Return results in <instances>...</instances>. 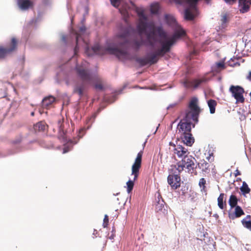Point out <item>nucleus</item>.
Segmentation results:
<instances>
[{"instance_id": "obj_1", "label": "nucleus", "mask_w": 251, "mask_h": 251, "mask_svg": "<svg viewBox=\"0 0 251 251\" xmlns=\"http://www.w3.org/2000/svg\"><path fill=\"white\" fill-rule=\"evenodd\" d=\"M133 31V29L130 26L122 28L116 36L115 43L117 47L104 48L99 44H96L92 48L94 53L102 55L108 52L116 55L120 60H129L130 58L128 49L130 45L138 50L144 45L153 47L158 42L157 36L163 39L167 38V34L161 25H153L150 31L146 32V41L142 38L139 40L133 39L131 41V35Z\"/></svg>"}, {"instance_id": "obj_2", "label": "nucleus", "mask_w": 251, "mask_h": 251, "mask_svg": "<svg viewBox=\"0 0 251 251\" xmlns=\"http://www.w3.org/2000/svg\"><path fill=\"white\" fill-rule=\"evenodd\" d=\"M184 34L182 30L176 32L175 34L165 41H159L161 48L155 52L148 55L147 58H138L136 61L141 66H145L148 64H154L156 63L159 57H163L166 53L169 52L172 46L176 43V39Z\"/></svg>"}, {"instance_id": "obj_3", "label": "nucleus", "mask_w": 251, "mask_h": 251, "mask_svg": "<svg viewBox=\"0 0 251 251\" xmlns=\"http://www.w3.org/2000/svg\"><path fill=\"white\" fill-rule=\"evenodd\" d=\"M192 118L186 116L181 119L177 126V134L183 142L187 146H191L194 142V139L191 134Z\"/></svg>"}, {"instance_id": "obj_4", "label": "nucleus", "mask_w": 251, "mask_h": 251, "mask_svg": "<svg viewBox=\"0 0 251 251\" xmlns=\"http://www.w3.org/2000/svg\"><path fill=\"white\" fill-rule=\"evenodd\" d=\"M196 160L194 157L190 154L181 160L178 161L176 165H173L175 170H177L179 172H182L184 168H186L188 172L195 175L197 174L196 171L197 165Z\"/></svg>"}, {"instance_id": "obj_5", "label": "nucleus", "mask_w": 251, "mask_h": 251, "mask_svg": "<svg viewBox=\"0 0 251 251\" xmlns=\"http://www.w3.org/2000/svg\"><path fill=\"white\" fill-rule=\"evenodd\" d=\"M86 62L83 63L81 65H76L75 67V71L76 75L80 79L84 82L88 84H94L96 81L97 77L93 75L87 67L86 66Z\"/></svg>"}, {"instance_id": "obj_6", "label": "nucleus", "mask_w": 251, "mask_h": 251, "mask_svg": "<svg viewBox=\"0 0 251 251\" xmlns=\"http://www.w3.org/2000/svg\"><path fill=\"white\" fill-rule=\"evenodd\" d=\"M142 155L143 151H140L138 152L135 161L132 166L131 175L134 176V178L133 180H129L126 182L127 191L128 193H130L132 190L134 186V181L137 179L139 176V169L141 167Z\"/></svg>"}, {"instance_id": "obj_7", "label": "nucleus", "mask_w": 251, "mask_h": 251, "mask_svg": "<svg viewBox=\"0 0 251 251\" xmlns=\"http://www.w3.org/2000/svg\"><path fill=\"white\" fill-rule=\"evenodd\" d=\"M198 100L197 98H193L189 104V110L186 111L185 116L187 117L192 118L193 121L195 122H198V117L201 109L198 105Z\"/></svg>"}, {"instance_id": "obj_8", "label": "nucleus", "mask_w": 251, "mask_h": 251, "mask_svg": "<svg viewBox=\"0 0 251 251\" xmlns=\"http://www.w3.org/2000/svg\"><path fill=\"white\" fill-rule=\"evenodd\" d=\"M173 165L171 166L170 174L168 176V182L172 189L176 190L180 186V177L179 176L181 172L178 170H175Z\"/></svg>"}, {"instance_id": "obj_9", "label": "nucleus", "mask_w": 251, "mask_h": 251, "mask_svg": "<svg viewBox=\"0 0 251 251\" xmlns=\"http://www.w3.org/2000/svg\"><path fill=\"white\" fill-rule=\"evenodd\" d=\"M229 91L231 93L232 96L236 100V103L244 102L245 98L243 94L245 91L243 87L239 85H231Z\"/></svg>"}, {"instance_id": "obj_10", "label": "nucleus", "mask_w": 251, "mask_h": 251, "mask_svg": "<svg viewBox=\"0 0 251 251\" xmlns=\"http://www.w3.org/2000/svg\"><path fill=\"white\" fill-rule=\"evenodd\" d=\"M206 78L203 77L201 79H194L190 80L188 79H185L182 83L186 88H197L201 83L206 82Z\"/></svg>"}, {"instance_id": "obj_11", "label": "nucleus", "mask_w": 251, "mask_h": 251, "mask_svg": "<svg viewBox=\"0 0 251 251\" xmlns=\"http://www.w3.org/2000/svg\"><path fill=\"white\" fill-rule=\"evenodd\" d=\"M165 202L162 198L158 197V201L155 205V211L159 215L165 216L168 213L166 206L165 205Z\"/></svg>"}, {"instance_id": "obj_12", "label": "nucleus", "mask_w": 251, "mask_h": 251, "mask_svg": "<svg viewBox=\"0 0 251 251\" xmlns=\"http://www.w3.org/2000/svg\"><path fill=\"white\" fill-rule=\"evenodd\" d=\"M174 147V153L176 154L178 158H183L190 154L187 148L180 145L176 146L173 145Z\"/></svg>"}, {"instance_id": "obj_13", "label": "nucleus", "mask_w": 251, "mask_h": 251, "mask_svg": "<svg viewBox=\"0 0 251 251\" xmlns=\"http://www.w3.org/2000/svg\"><path fill=\"white\" fill-rule=\"evenodd\" d=\"M165 21L166 22V23L170 25H171V26H173V25H176V30H175V33H176V32L177 31H180V30H182L184 32V34H183V35H182L181 36H180L179 38H177L176 39V41L180 38V37H183L184 36H185V31L178 25H177L176 24V19H175V18L173 16H171L170 15H166L165 16ZM175 34H174L173 35V36Z\"/></svg>"}, {"instance_id": "obj_14", "label": "nucleus", "mask_w": 251, "mask_h": 251, "mask_svg": "<svg viewBox=\"0 0 251 251\" xmlns=\"http://www.w3.org/2000/svg\"><path fill=\"white\" fill-rule=\"evenodd\" d=\"M251 4V0H239V11L242 13L247 12Z\"/></svg>"}, {"instance_id": "obj_15", "label": "nucleus", "mask_w": 251, "mask_h": 251, "mask_svg": "<svg viewBox=\"0 0 251 251\" xmlns=\"http://www.w3.org/2000/svg\"><path fill=\"white\" fill-rule=\"evenodd\" d=\"M18 40L15 37H12L11 39V41L6 49L9 54H11L13 52L16 51L17 49Z\"/></svg>"}, {"instance_id": "obj_16", "label": "nucleus", "mask_w": 251, "mask_h": 251, "mask_svg": "<svg viewBox=\"0 0 251 251\" xmlns=\"http://www.w3.org/2000/svg\"><path fill=\"white\" fill-rule=\"evenodd\" d=\"M244 214V212L242 210L241 207L237 205L236 207H235V210L234 212H229L228 213V217L230 219L234 220L236 218L240 217L241 216Z\"/></svg>"}, {"instance_id": "obj_17", "label": "nucleus", "mask_w": 251, "mask_h": 251, "mask_svg": "<svg viewBox=\"0 0 251 251\" xmlns=\"http://www.w3.org/2000/svg\"><path fill=\"white\" fill-rule=\"evenodd\" d=\"M215 167L212 163H208L204 160H201L199 163V167L201 169L202 172L205 173H209L210 169H213Z\"/></svg>"}, {"instance_id": "obj_18", "label": "nucleus", "mask_w": 251, "mask_h": 251, "mask_svg": "<svg viewBox=\"0 0 251 251\" xmlns=\"http://www.w3.org/2000/svg\"><path fill=\"white\" fill-rule=\"evenodd\" d=\"M86 84H89L83 81L80 84H76L74 87V92L78 94L80 97L82 96Z\"/></svg>"}, {"instance_id": "obj_19", "label": "nucleus", "mask_w": 251, "mask_h": 251, "mask_svg": "<svg viewBox=\"0 0 251 251\" xmlns=\"http://www.w3.org/2000/svg\"><path fill=\"white\" fill-rule=\"evenodd\" d=\"M18 5L22 10H26L32 6L33 3L29 0H17Z\"/></svg>"}, {"instance_id": "obj_20", "label": "nucleus", "mask_w": 251, "mask_h": 251, "mask_svg": "<svg viewBox=\"0 0 251 251\" xmlns=\"http://www.w3.org/2000/svg\"><path fill=\"white\" fill-rule=\"evenodd\" d=\"M86 30V27L84 26H81L79 29V32H75V34L76 35V46L74 49L75 54V55L78 50V43L80 39H81V34L83 33Z\"/></svg>"}, {"instance_id": "obj_21", "label": "nucleus", "mask_w": 251, "mask_h": 251, "mask_svg": "<svg viewBox=\"0 0 251 251\" xmlns=\"http://www.w3.org/2000/svg\"><path fill=\"white\" fill-rule=\"evenodd\" d=\"M147 25L148 24L146 21L142 20H139L137 25V29L140 35L146 31L147 28Z\"/></svg>"}, {"instance_id": "obj_22", "label": "nucleus", "mask_w": 251, "mask_h": 251, "mask_svg": "<svg viewBox=\"0 0 251 251\" xmlns=\"http://www.w3.org/2000/svg\"><path fill=\"white\" fill-rule=\"evenodd\" d=\"M54 101L55 98L52 96L46 97L42 100V106L44 108H48Z\"/></svg>"}, {"instance_id": "obj_23", "label": "nucleus", "mask_w": 251, "mask_h": 251, "mask_svg": "<svg viewBox=\"0 0 251 251\" xmlns=\"http://www.w3.org/2000/svg\"><path fill=\"white\" fill-rule=\"evenodd\" d=\"M243 226L251 231V216L248 215L241 221Z\"/></svg>"}, {"instance_id": "obj_24", "label": "nucleus", "mask_w": 251, "mask_h": 251, "mask_svg": "<svg viewBox=\"0 0 251 251\" xmlns=\"http://www.w3.org/2000/svg\"><path fill=\"white\" fill-rule=\"evenodd\" d=\"M47 126L43 122H40L37 123L34 126V130L37 131H44L46 130Z\"/></svg>"}, {"instance_id": "obj_25", "label": "nucleus", "mask_w": 251, "mask_h": 251, "mask_svg": "<svg viewBox=\"0 0 251 251\" xmlns=\"http://www.w3.org/2000/svg\"><path fill=\"white\" fill-rule=\"evenodd\" d=\"M208 106L210 109L211 114H213L215 112V108L217 104V101L212 99H210L207 101Z\"/></svg>"}, {"instance_id": "obj_26", "label": "nucleus", "mask_w": 251, "mask_h": 251, "mask_svg": "<svg viewBox=\"0 0 251 251\" xmlns=\"http://www.w3.org/2000/svg\"><path fill=\"white\" fill-rule=\"evenodd\" d=\"M221 26L224 28L229 21V15L227 13H224L221 15Z\"/></svg>"}, {"instance_id": "obj_27", "label": "nucleus", "mask_w": 251, "mask_h": 251, "mask_svg": "<svg viewBox=\"0 0 251 251\" xmlns=\"http://www.w3.org/2000/svg\"><path fill=\"white\" fill-rule=\"evenodd\" d=\"M64 119L61 118L59 119L57 122L58 127L59 128V131L60 134V136H62V138H64V135L65 134V132L64 131V126H63Z\"/></svg>"}, {"instance_id": "obj_28", "label": "nucleus", "mask_w": 251, "mask_h": 251, "mask_svg": "<svg viewBox=\"0 0 251 251\" xmlns=\"http://www.w3.org/2000/svg\"><path fill=\"white\" fill-rule=\"evenodd\" d=\"M242 194L245 196L246 194H249L251 192V189L249 187L248 184L245 181H243L242 186L240 188Z\"/></svg>"}, {"instance_id": "obj_29", "label": "nucleus", "mask_w": 251, "mask_h": 251, "mask_svg": "<svg viewBox=\"0 0 251 251\" xmlns=\"http://www.w3.org/2000/svg\"><path fill=\"white\" fill-rule=\"evenodd\" d=\"M226 68L224 62H219L215 63V66L213 68V71L215 72H220L222 70Z\"/></svg>"}, {"instance_id": "obj_30", "label": "nucleus", "mask_w": 251, "mask_h": 251, "mask_svg": "<svg viewBox=\"0 0 251 251\" xmlns=\"http://www.w3.org/2000/svg\"><path fill=\"white\" fill-rule=\"evenodd\" d=\"M229 204L231 208H233L236 207L238 202V199L236 196L234 195H231L229 199Z\"/></svg>"}, {"instance_id": "obj_31", "label": "nucleus", "mask_w": 251, "mask_h": 251, "mask_svg": "<svg viewBox=\"0 0 251 251\" xmlns=\"http://www.w3.org/2000/svg\"><path fill=\"white\" fill-rule=\"evenodd\" d=\"M225 194L224 193H221L218 198V205L219 208L221 209L224 208V199Z\"/></svg>"}, {"instance_id": "obj_32", "label": "nucleus", "mask_w": 251, "mask_h": 251, "mask_svg": "<svg viewBox=\"0 0 251 251\" xmlns=\"http://www.w3.org/2000/svg\"><path fill=\"white\" fill-rule=\"evenodd\" d=\"M159 8L160 6L158 3H152L151 5V12L152 14H157Z\"/></svg>"}, {"instance_id": "obj_33", "label": "nucleus", "mask_w": 251, "mask_h": 251, "mask_svg": "<svg viewBox=\"0 0 251 251\" xmlns=\"http://www.w3.org/2000/svg\"><path fill=\"white\" fill-rule=\"evenodd\" d=\"M8 55H9L6 48L0 47V59H4Z\"/></svg>"}, {"instance_id": "obj_34", "label": "nucleus", "mask_w": 251, "mask_h": 251, "mask_svg": "<svg viewBox=\"0 0 251 251\" xmlns=\"http://www.w3.org/2000/svg\"><path fill=\"white\" fill-rule=\"evenodd\" d=\"M185 18L187 20H192L194 18V14L191 12V11L189 9H187L185 11Z\"/></svg>"}, {"instance_id": "obj_35", "label": "nucleus", "mask_w": 251, "mask_h": 251, "mask_svg": "<svg viewBox=\"0 0 251 251\" xmlns=\"http://www.w3.org/2000/svg\"><path fill=\"white\" fill-rule=\"evenodd\" d=\"M109 223V218L107 215H105L103 219L102 226L103 227H106L108 225Z\"/></svg>"}, {"instance_id": "obj_36", "label": "nucleus", "mask_w": 251, "mask_h": 251, "mask_svg": "<svg viewBox=\"0 0 251 251\" xmlns=\"http://www.w3.org/2000/svg\"><path fill=\"white\" fill-rule=\"evenodd\" d=\"M199 0H186L187 2L194 9H196L195 5Z\"/></svg>"}, {"instance_id": "obj_37", "label": "nucleus", "mask_w": 251, "mask_h": 251, "mask_svg": "<svg viewBox=\"0 0 251 251\" xmlns=\"http://www.w3.org/2000/svg\"><path fill=\"white\" fill-rule=\"evenodd\" d=\"M138 15L140 17V20H145L147 21V18L145 14H144V12L143 11H140L138 12Z\"/></svg>"}, {"instance_id": "obj_38", "label": "nucleus", "mask_w": 251, "mask_h": 251, "mask_svg": "<svg viewBox=\"0 0 251 251\" xmlns=\"http://www.w3.org/2000/svg\"><path fill=\"white\" fill-rule=\"evenodd\" d=\"M206 180L204 178L200 179L199 181V185L201 187H202V189L204 190L205 188Z\"/></svg>"}, {"instance_id": "obj_39", "label": "nucleus", "mask_w": 251, "mask_h": 251, "mask_svg": "<svg viewBox=\"0 0 251 251\" xmlns=\"http://www.w3.org/2000/svg\"><path fill=\"white\" fill-rule=\"evenodd\" d=\"M110 2H111V4L113 6H114L115 7H117L120 5V0H110Z\"/></svg>"}, {"instance_id": "obj_40", "label": "nucleus", "mask_w": 251, "mask_h": 251, "mask_svg": "<svg viewBox=\"0 0 251 251\" xmlns=\"http://www.w3.org/2000/svg\"><path fill=\"white\" fill-rule=\"evenodd\" d=\"M206 159L210 162L211 163L212 162L214 161V156H213V153H210L209 154V155L206 157Z\"/></svg>"}, {"instance_id": "obj_41", "label": "nucleus", "mask_w": 251, "mask_h": 251, "mask_svg": "<svg viewBox=\"0 0 251 251\" xmlns=\"http://www.w3.org/2000/svg\"><path fill=\"white\" fill-rule=\"evenodd\" d=\"M95 88H96L97 89H99V90H101L103 88L102 84L100 83L96 84L95 85Z\"/></svg>"}, {"instance_id": "obj_42", "label": "nucleus", "mask_w": 251, "mask_h": 251, "mask_svg": "<svg viewBox=\"0 0 251 251\" xmlns=\"http://www.w3.org/2000/svg\"><path fill=\"white\" fill-rule=\"evenodd\" d=\"M177 104L176 103H173V104H170L168 107H167V109H169L170 108H173V107H175L176 106Z\"/></svg>"}, {"instance_id": "obj_43", "label": "nucleus", "mask_w": 251, "mask_h": 251, "mask_svg": "<svg viewBox=\"0 0 251 251\" xmlns=\"http://www.w3.org/2000/svg\"><path fill=\"white\" fill-rule=\"evenodd\" d=\"M247 79L251 81V71L249 73L248 75L246 77Z\"/></svg>"}, {"instance_id": "obj_44", "label": "nucleus", "mask_w": 251, "mask_h": 251, "mask_svg": "<svg viewBox=\"0 0 251 251\" xmlns=\"http://www.w3.org/2000/svg\"><path fill=\"white\" fill-rule=\"evenodd\" d=\"M239 175H241V173L238 169H237L235 172V176H237Z\"/></svg>"}, {"instance_id": "obj_45", "label": "nucleus", "mask_w": 251, "mask_h": 251, "mask_svg": "<svg viewBox=\"0 0 251 251\" xmlns=\"http://www.w3.org/2000/svg\"><path fill=\"white\" fill-rule=\"evenodd\" d=\"M89 49L88 48H87L85 52L88 56H90L91 54L89 53Z\"/></svg>"}, {"instance_id": "obj_46", "label": "nucleus", "mask_w": 251, "mask_h": 251, "mask_svg": "<svg viewBox=\"0 0 251 251\" xmlns=\"http://www.w3.org/2000/svg\"><path fill=\"white\" fill-rule=\"evenodd\" d=\"M225 0L226 2L230 3L231 2H234L236 0Z\"/></svg>"}, {"instance_id": "obj_47", "label": "nucleus", "mask_w": 251, "mask_h": 251, "mask_svg": "<svg viewBox=\"0 0 251 251\" xmlns=\"http://www.w3.org/2000/svg\"><path fill=\"white\" fill-rule=\"evenodd\" d=\"M31 115L32 116H34V112H32L31 113Z\"/></svg>"}, {"instance_id": "obj_48", "label": "nucleus", "mask_w": 251, "mask_h": 251, "mask_svg": "<svg viewBox=\"0 0 251 251\" xmlns=\"http://www.w3.org/2000/svg\"><path fill=\"white\" fill-rule=\"evenodd\" d=\"M96 115H93V116H92V118H93V119H95V117H96Z\"/></svg>"}, {"instance_id": "obj_49", "label": "nucleus", "mask_w": 251, "mask_h": 251, "mask_svg": "<svg viewBox=\"0 0 251 251\" xmlns=\"http://www.w3.org/2000/svg\"><path fill=\"white\" fill-rule=\"evenodd\" d=\"M250 96L251 97V92L250 93Z\"/></svg>"}]
</instances>
